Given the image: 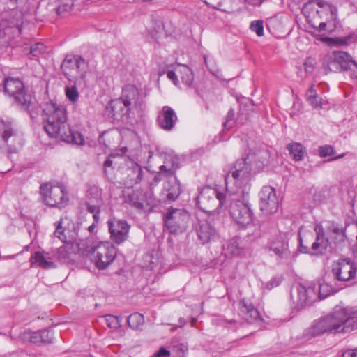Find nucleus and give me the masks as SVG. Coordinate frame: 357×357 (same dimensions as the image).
<instances>
[{
	"instance_id": "nucleus-33",
	"label": "nucleus",
	"mask_w": 357,
	"mask_h": 357,
	"mask_svg": "<svg viewBox=\"0 0 357 357\" xmlns=\"http://www.w3.org/2000/svg\"><path fill=\"white\" fill-rule=\"evenodd\" d=\"M31 266L36 264L38 266L44 269H50L56 267L54 262L47 260L46 257L40 252H36L30 259Z\"/></svg>"
},
{
	"instance_id": "nucleus-29",
	"label": "nucleus",
	"mask_w": 357,
	"mask_h": 357,
	"mask_svg": "<svg viewBox=\"0 0 357 357\" xmlns=\"http://www.w3.org/2000/svg\"><path fill=\"white\" fill-rule=\"evenodd\" d=\"M139 93L138 89L133 85H126L122 90L121 96L119 98L123 102L130 107L137 105Z\"/></svg>"
},
{
	"instance_id": "nucleus-59",
	"label": "nucleus",
	"mask_w": 357,
	"mask_h": 357,
	"mask_svg": "<svg viewBox=\"0 0 357 357\" xmlns=\"http://www.w3.org/2000/svg\"><path fill=\"white\" fill-rule=\"evenodd\" d=\"M245 3L252 6H259L261 3L266 0H243Z\"/></svg>"
},
{
	"instance_id": "nucleus-8",
	"label": "nucleus",
	"mask_w": 357,
	"mask_h": 357,
	"mask_svg": "<svg viewBox=\"0 0 357 357\" xmlns=\"http://www.w3.org/2000/svg\"><path fill=\"white\" fill-rule=\"evenodd\" d=\"M40 195L43 202L50 208H63L69 202L68 192L61 183L53 185L51 183H43L40 186Z\"/></svg>"
},
{
	"instance_id": "nucleus-53",
	"label": "nucleus",
	"mask_w": 357,
	"mask_h": 357,
	"mask_svg": "<svg viewBox=\"0 0 357 357\" xmlns=\"http://www.w3.org/2000/svg\"><path fill=\"white\" fill-rule=\"evenodd\" d=\"M112 163L113 161L111 159V157L107 158V160L104 162V173L107 177L109 178L110 172L109 169H112Z\"/></svg>"
},
{
	"instance_id": "nucleus-27",
	"label": "nucleus",
	"mask_w": 357,
	"mask_h": 357,
	"mask_svg": "<svg viewBox=\"0 0 357 357\" xmlns=\"http://www.w3.org/2000/svg\"><path fill=\"white\" fill-rule=\"evenodd\" d=\"M94 196L89 197V200L86 203V210L93 214V220L98 222L100 220V213L101 207L103 205V200L98 189H95L93 192ZM89 196V195H88Z\"/></svg>"
},
{
	"instance_id": "nucleus-47",
	"label": "nucleus",
	"mask_w": 357,
	"mask_h": 357,
	"mask_svg": "<svg viewBox=\"0 0 357 357\" xmlns=\"http://www.w3.org/2000/svg\"><path fill=\"white\" fill-rule=\"evenodd\" d=\"M62 222L61 220L55 222L56 230L54 231V236L59 238L62 241H65L66 240V236L64 234V229L61 226Z\"/></svg>"
},
{
	"instance_id": "nucleus-17",
	"label": "nucleus",
	"mask_w": 357,
	"mask_h": 357,
	"mask_svg": "<svg viewBox=\"0 0 357 357\" xmlns=\"http://www.w3.org/2000/svg\"><path fill=\"white\" fill-rule=\"evenodd\" d=\"M142 178L143 170L142 167L132 160L129 161L122 172L123 185L128 188H132L135 185L139 183Z\"/></svg>"
},
{
	"instance_id": "nucleus-55",
	"label": "nucleus",
	"mask_w": 357,
	"mask_h": 357,
	"mask_svg": "<svg viewBox=\"0 0 357 357\" xmlns=\"http://www.w3.org/2000/svg\"><path fill=\"white\" fill-rule=\"evenodd\" d=\"M167 77L173 82V83L178 86L179 84V81L178 79V75H176V72L174 70H169L167 73Z\"/></svg>"
},
{
	"instance_id": "nucleus-28",
	"label": "nucleus",
	"mask_w": 357,
	"mask_h": 357,
	"mask_svg": "<svg viewBox=\"0 0 357 357\" xmlns=\"http://www.w3.org/2000/svg\"><path fill=\"white\" fill-rule=\"evenodd\" d=\"M179 168L178 159L176 157L168 155L165 158L163 165L159 169L163 172L165 178L176 177V172Z\"/></svg>"
},
{
	"instance_id": "nucleus-30",
	"label": "nucleus",
	"mask_w": 357,
	"mask_h": 357,
	"mask_svg": "<svg viewBox=\"0 0 357 357\" xmlns=\"http://www.w3.org/2000/svg\"><path fill=\"white\" fill-rule=\"evenodd\" d=\"M244 250L241 238L234 237L229 240L225 248V253L230 257L241 255Z\"/></svg>"
},
{
	"instance_id": "nucleus-38",
	"label": "nucleus",
	"mask_w": 357,
	"mask_h": 357,
	"mask_svg": "<svg viewBox=\"0 0 357 357\" xmlns=\"http://www.w3.org/2000/svg\"><path fill=\"white\" fill-rule=\"evenodd\" d=\"M129 203L134 207L142 209L144 208L143 197H140L139 192H133L128 195Z\"/></svg>"
},
{
	"instance_id": "nucleus-46",
	"label": "nucleus",
	"mask_w": 357,
	"mask_h": 357,
	"mask_svg": "<svg viewBox=\"0 0 357 357\" xmlns=\"http://www.w3.org/2000/svg\"><path fill=\"white\" fill-rule=\"evenodd\" d=\"M41 344H50L52 342L53 334L51 331L47 329L40 330Z\"/></svg>"
},
{
	"instance_id": "nucleus-40",
	"label": "nucleus",
	"mask_w": 357,
	"mask_h": 357,
	"mask_svg": "<svg viewBox=\"0 0 357 357\" xmlns=\"http://www.w3.org/2000/svg\"><path fill=\"white\" fill-rule=\"evenodd\" d=\"M46 49L47 47L43 43H36L31 47L29 54H31L33 57H38L46 52Z\"/></svg>"
},
{
	"instance_id": "nucleus-6",
	"label": "nucleus",
	"mask_w": 357,
	"mask_h": 357,
	"mask_svg": "<svg viewBox=\"0 0 357 357\" xmlns=\"http://www.w3.org/2000/svg\"><path fill=\"white\" fill-rule=\"evenodd\" d=\"M229 197L227 192L225 195L207 186L201 190L195 202L196 205L205 213H220Z\"/></svg>"
},
{
	"instance_id": "nucleus-44",
	"label": "nucleus",
	"mask_w": 357,
	"mask_h": 357,
	"mask_svg": "<svg viewBox=\"0 0 357 357\" xmlns=\"http://www.w3.org/2000/svg\"><path fill=\"white\" fill-rule=\"evenodd\" d=\"M250 28L253 32H255L258 36H262L264 35V26L262 20L252 22Z\"/></svg>"
},
{
	"instance_id": "nucleus-25",
	"label": "nucleus",
	"mask_w": 357,
	"mask_h": 357,
	"mask_svg": "<svg viewBox=\"0 0 357 357\" xmlns=\"http://www.w3.org/2000/svg\"><path fill=\"white\" fill-rule=\"evenodd\" d=\"M109 105L111 107L109 113L114 120L125 121L129 118L131 107L123 102L120 98L111 100Z\"/></svg>"
},
{
	"instance_id": "nucleus-36",
	"label": "nucleus",
	"mask_w": 357,
	"mask_h": 357,
	"mask_svg": "<svg viewBox=\"0 0 357 357\" xmlns=\"http://www.w3.org/2000/svg\"><path fill=\"white\" fill-rule=\"evenodd\" d=\"M73 83V85L66 86L65 87V94L66 98L70 101L73 104H75L77 102L79 93L77 87V84L79 82H72Z\"/></svg>"
},
{
	"instance_id": "nucleus-31",
	"label": "nucleus",
	"mask_w": 357,
	"mask_h": 357,
	"mask_svg": "<svg viewBox=\"0 0 357 357\" xmlns=\"http://www.w3.org/2000/svg\"><path fill=\"white\" fill-rule=\"evenodd\" d=\"M238 102H239L240 109L236 121L243 124L248 119V111L252 107V100L248 98H242L238 99Z\"/></svg>"
},
{
	"instance_id": "nucleus-41",
	"label": "nucleus",
	"mask_w": 357,
	"mask_h": 357,
	"mask_svg": "<svg viewBox=\"0 0 357 357\" xmlns=\"http://www.w3.org/2000/svg\"><path fill=\"white\" fill-rule=\"evenodd\" d=\"M235 123V111L234 109L231 108L226 116L225 121L223 122L222 126L225 129L229 130L230 129L233 125Z\"/></svg>"
},
{
	"instance_id": "nucleus-37",
	"label": "nucleus",
	"mask_w": 357,
	"mask_h": 357,
	"mask_svg": "<svg viewBox=\"0 0 357 357\" xmlns=\"http://www.w3.org/2000/svg\"><path fill=\"white\" fill-rule=\"evenodd\" d=\"M128 326L133 329H138L144 323V316L138 312L130 314L127 319Z\"/></svg>"
},
{
	"instance_id": "nucleus-9",
	"label": "nucleus",
	"mask_w": 357,
	"mask_h": 357,
	"mask_svg": "<svg viewBox=\"0 0 357 357\" xmlns=\"http://www.w3.org/2000/svg\"><path fill=\"white\" fill-rule=\"evenodd\" d=\"M0 138L3 142V146H0V151L8 156L17 153V147L22 146L21 136L9 121L0 120Z\"/></svg>"
},
{
	"instance_id": "nucleus-19",
	"label": "nucleus",
	"mask_w": 357,
	"mask_h": 357,
	"mask_svg": "<svg viewBox=\"0 0 357 357\" xmlns=\"http://www.w3.org/2000/svg\"><path fill=\"white\" fill-rule=\"evenodd\" d=\"M108 223L111 238L116 243L121 244L128 238L130 225L126 221L114 220Z\"/></svg>"
},
{
	"instance_id": "nucleus-3",
	"label": "nucleus",
	"mask_w": 357,
	"mask_h": 357,
	"mask_svg": "<svg viewBox=\"0 0 357 357\" xmlns=\"http://www.w3.org/2000/svg\"><path fill=\"white\" fill-rule=\"evenodd\" d=\"M42 119L44 130L50 137L66 143L84 144L82 135L70 128L63 105L53 101L46 102L43 109Z\"/></svg>"
},
{
	"instance_id": "nucleus-52",
	"label": "nucleus",
	"mask_w": 357,
	"mask_h": 357,
	"mask_svg": "<svg viewBox=\"0 0 357 357\" xmlns=\"http://www.w3.org/2000/svg\"><path fill=\"white\" fill-rule=\"evenodd\" d=\"M327 288L328 286L326 284H319L317 287L316 286V289L317 290V298H325L328 295V293L325 292V289Z\"/></svg>"
},
{
	"instance_id": "nucleus-43",
	"label": "nucleus",
	"mask_w": 357,
	"mask_h": 357,
	"mask_svg": "<svg viewBox=\"0 0 357 357\" xmlns=\"http://www.w3.org/2000/svg\"><path fill=\"white\" fill-rule=\"evenodd\" d=\"M319 155L320 157L332 156L335 155V151L333 147L331 145H324L319 147L318 149Z\"/></svg>"
},
{
	"instance_id": "nucleus-56",
	"label": "nucleus",
	"mask_w": 357,
	"mask_h": 357,
	"mask_svg": "<svg viewBox=\"0 0 357 357\" xmlns=\"http://www.w3.org/2000/svg\"><path fill=\"white\" fill-rule=\"evenodd\" d=\"M170 351L164 347H161L152 357L169 356Z\"/></svg>"
},
{
	"instance_id": "nucleus-23",
	"label": "nucleus",
	"mask_w": 357,
	"mask_h": 357,
	"mask_svg": "<svg viewBox=\"0 0 357 357\" xmlns=\"http://www.w3.org/2000/svg\"><path fill=\"white\" fill-rule=\"evenodd\" d=\"M270 249L281 259L290 257L289 250V239L286 234H280L273 238L270 245Z\"/></svg>"
},
{
	"instance_id": "nucleus-57",
	"label": "nucleus",
	"mask_w": 357,
	"mask_h": 357,
	"mask_svg": "<svg viewBox=\"0 0 357 357\" xmlns=\"http://www.w3.org/2000/svg\"><path fill=\"white\" fill-rule=\"evenodd\" d=\"M331 231H333V233L341 236L342 238L345 237V229L342 228H340L337 226H333Z\"/></svg>"
},
{
	"instance_id": "nucleus-32",
	"label": "nucleus",
	"mask_w": 357,
	"mask_h": 357,
	"mask_svg": "<svg viewBox=\"0 0 357 357\" xmlns=\"http://www.w3.org/2000/svg\"><path fill=\"white\" fill-rule=\"evenodd\" d=\"M287 149L295 161L303 160L305 155L307 154L305 147L301 143L294 142L289 144L287 146Z\"/></svg>"
},
{
	"instance_id": "nucleus-4",
	"label": "nucleus",
	"mask_w": 357,
	"mask_h": 357,
	"mask_svg": "<svg viewBox=\"0 0 357 357\" xmlns=\"http://www.w3.org/2000/svg\"><path fill=\"white\" fill-rule=\"evenodd\" d=\"M302 12L311 27L319 32L325 31L327 25L332 29L337 26V9L324 0L309 1Z\"/></svg>"
},
{
	"instance_id": "nucleus-61",
	"label": "nucleus",
	"mask_w": 357,
	"mask_h": 357,
	"mask_svg": "<svg viewBox=\"0 0 357 357\" xmlns=\"http://www.w3.org/2000/svg\"><path fill=\"white\" fill-rule=\"evenodd\" d=\"M65 252V248H63V247H61L59 250H58V253L59 254H61L62 252Z\"/></svg>"
},
{
	"instance_id": "nucleus-20",
	"label": "nucleus",
	"mask_w": 357,
	"mask_h": 357,
	"mask_svg": "<svg viewBox=\"0 0 357 357\" xmlns=\"http://www.w3.org/2000/svg\"><path fill=\"white\" fill-rule=\"evenodd\" d=\"M161 192V201L164 202L175 201L181 192V183L177 177L166 178Z\"/></svg>"
},
{
	"instance_id": "nucleus-26",
	"label": "nucleus",
	"mask_w": 357,
	"mask_h": 357,
	"mask_svg": "<svg viewBox=\"0 0 357 357\" xmlns=\"http://www.w3.org/2000/svg\"><path fill=\"white\" fill-rule=\"evenodd\" d=\"M270 157L269 151L266 148H260L257 151L250 152L245 158L237 160L234 165L240 160H244L250 166L252 171L251 163L255 162L259 167L264 166Z\"/></svg>"
},
{
	"instance_id": "nucleus-34",
	"label": "nucleus",
	"mask_w": 357,
	"mask_h": 357,
	"mask_svg": "<svg viewBox=\"0 0 357 357\" xmlns=\"http://www.w3.org/2000/svg\"><path fill=\"white\" fill-rule=\"evenodd\" d=\"M176 72L180 75L181 79L186 86H190L194 80V75L191 69L186 65L177 64Z\"/></svg>"
},
{
	"instance_id": "nucleus-54",
	"label": "nucleus",
	"mask_w": 357,
	"mask_h": 357,
	"mask_svg": "<svg viewBox=\"0 0 357 357\" xmlns=\"http://www.w3.org/2000/svg\"><path fill=\"white\" fill-rule=\"evenodd\" d=\"M205 3L211 6L212 8L218 10L221 9L222 2L221 0H205Z\"/></svg>"
},
{
	"instance_id": "nucleus-10",
	"label": "nucleus",
	"mask_w": 357,
	"mask_h": 357,
	"mask_svg": "<svg viewBox=\"0 0 357 357\" xmlns=\"http://www.w3.org/2000/svg\"><path fill=\"white\" fill-rule=\"evenodd\" d=\"M61 70L69 82L84 80L86 77L85 60L78 55H66L61 63Z\"/></svg>"
},
{
	"instance_id": "nucleus-11",
	"label": "nucleus",
	"mask_w": 357,
	"mask_h": 357,
	"mask_svg": "<svg viewBox=\"0 0 357 357\" xmlns=\"http://www.w3.org/2000/svg\"><path fill=\"white\" fill-rule=\"evenodd\" d=\"M116 257L114 245L108 241L101 242L91 251V260L99 269H105L110 265Z\"/></svg>"
},
{
	"instance_id": "nucleus-49",
	"label": "nucleus",
	"mask_w": 357,
	"mask_h": 357,
	"mask_svg": "<svg viewBox=\"0 0 357 357\" xmlns=\"http://www.w3.org/2000/svg\"><path fill=\"white\" fill-rule=\"evenodd\" d=\"M73 6V3L69 0L67 3L59 5L56 8V13L58 15H61L66 12H68L71 10Z\"/></svg>"
},
{
	"instance_id": "nucleus-24",
	"label": "nucleus",
	"mask_w": 357,
	"mask_h": 357,
	"mask_svg": "<svg viewBox=\"0 0 357 357\" xmlns=\"http://www.w3.org/2000/svg\"><path fill=\"white\" fill-rule=\"evenodd\" d=\"M196 232L203 244L209 243L217 236L216 229L207 220H199L196 226Z\"/></svg>"
},
{
	"instance_id": "nucleus-16",
	"label": "nucleus",
	"mask_w": 357,
	"mask_h": 357,
	"mask_svg": "<svg viewBox=\"0 0 357 357\" xmlns=\"http://www.w3.org/2000/svg\"><path fill=\"white\" fill-rule=\"evenodd\" d=\"M357 268L355 264L349 258L340 259L333 268L332 272L340 281H349L355 278Z\"/></svg>"
},
{
	"instance_id": "nucleus-22",
	"label": "nucleus",
	"mask_w": 357,
	"mask_h": 357,
	"mask_svg": "<svg viewBox=\"0 0 357 357\" xmlns=\"http://www.w3.org/2000/svg\"><path fill=\"white\" fill-rule=\"evenodd\" d=\"M22 21L20 17H15V15L12 19H3L0 22V40L3 39L6 35H20L22 28Z\"/></svg>"
},
{
	"instance_id": "nucleus-21",
	"label": "nucleus",
	"mask_w": 357,
	"mask_h": 357,
	"mask_svg": "<svg viewBox=\"0 0 357 357\" xmlns=\"http://www.w3.org/2000/svg\"><path fill=\"white\" fill-rule=\"evenodd\" d=\"M178 117L174 110L168 106L162 107L159 113L157 122L160 128L166 131H171L174 129Z\"/></svg>"
},
{
	"instance_id": "nucleus-7",
	"label": "nucleus",
	"mask_w": 357,
	"mask_h": 357,
	"mask_svg": "<svg viewBox=\"0 0 357 357\" xmlns=\"http://www.w3.org/2000/svg\"><path fill=\"white\" fill-rule=\"evenodd\" d=\"M4 92L13 98L14 103L32 116L33 96L25 89L24 83L18 78L7 77L3 84Z\"/></svg>"
},
{
	"instance_id": "nucleus-12",
	"label": "nucleus",
	"mask_w": 357,
	"mask_h": 357,
	"mask_svg": "<svg viewBox=\"0 0 357 357\" xmlns=\"http://www.w3.org/2000/svg\"><path fill=\"white\" fill-rule=\"evenodd\" d=\"M314 230L316 233V238L311 248L303 245L302 238L300 234L298 235L300 243L298 250L301 253L309 254L312 256H323L326 254L330 244L329 240L326 237L324 229L320 224H316Z\"/></svg>"
},
{
	"instance_id": "nucleus-60",
	"label": "nucleus",
	"mask_w": 357,
	"mask_h": 357,
	"mask_svg": "<svg viewBox=\"0 0 357 357\" xmlns=\"http://www.w3.org/2000/svg\"><path fill=\"white\" fill-rule=\"evenodd\" d=\"M98 222H96V220L93 221L91 225H90L88 228V230L91 233H93Z\"/></svg>"
},
{
	"instance_id": "nucleus-5",
	"label": "nucleus",
	"mask_w": 357,
	"mask_h": 357,
	"mask_svg": "<svg viewBox=\"0 0 357 357\" xmlns=\"http://www.w3.org/2000/svg\"><path fill=\"white\" fill-rule=\"evenodd\" d=\"M322 66L326 73L346 71L353 79H357V63L345 52H331L322 59Z\"/></svg>"
},
{
	"instance_id": "nucleus-39",
	"label": "nucleus",
	"mask_w": 357,
	"mask_h": 357,
	"mask_svg": "<svg viewBox=\"0 0 357 357\" xmlns=\"http://www.w3.org/2000/svg\"><path fill=\"white\" fill-rule=\"evenodd\" d=\"M307 100L308 102L314 107V108H321V99L315 94L314 91L312 87H311L306 93Z\"/></svg>"
},
{
	"instance_id": "nucleus-1",
	"label": "nucleus",
	"mask_w": 357,
	"mask_h": 357,
	"mask_svg": "<svg viewBox=\"0 0 357 357\" xmlns=\"http://www.w3.org/2000/svg\"><path fill=\"white\" fill-rule=\"evenodd\" d=\"M229 214L240 227H245L252 222L253 214L249 203L248 183L250 180V168L244 160L237 162L231 167L225 176Z\"/></svg>"
},
{
	"instance_id": "nucleus-15",
	"label": "nucleus",
	"mask_w": 357,
	"mask_h": 357,
	"mask_svg": "<svg viewBox=\"0 0 357 357\" xmlns=\"http://www.w3.org/2000/svg\"><path fill=\"white\" fill-rule=\"evenodd\" d=\"M260 209L266 215L277 212L279 206L275 190L271 186H264L259 192Z\"/></svg>"
},
{
	"instance_id": "nucleus-13",
	"label": "nucleus",
	"mask_w": 357,
	"mask_h": 357,
	"mask_svg": "<svg viewBox=\"0 0 357 357\" xmlns=\"http://www.w3.org/2000/svg\"><path fill=\"white\" fill-rule=\"evenodd\" d=\"M189 213L184 209L170 208L165 215L164 221L167 229L172 234L182 233L188 227Z\"/></svg>"
},
{
	"instance_id": "nucleus-50",
	"label": "nucleus",
	"mask_w": 357,
	"mask_h": 357,
	"mask_svg": "<svg viewBox=\"0 0 357 357\" xmlns=\"http://www.w3.org/2000/svg\"><path fill=\"white\" fill-rule=\"evenodd\" d=\"M165 179L167 181V178H165V174L162 171L159 169V172H158L154 176L153 181L150 183V185L151 188L156 186L158 183H160L162 180Z\"/></svg>"
},
{
	"instance_id": "nucleus-35",
	"label": "nucleus",
	"mask_w": 357,
	"mask_h": 357,
	"mask_svg": "<svg viewBox=\"0 0 357 357\" xmlns=\"http://www.w3.org/2000/svg\"><path fill=\"white\" fill-rule=\"evenodd\" d=\"M19 337L24 342H30L38 344H41L40 340L41 338L40 331L33 332L30 330H26L20 333Z\"/></svg>"
},
{
	"instance_id": "nucleus-63",
	"label": "nucleus",
	"mask_w": 357,
	"mask_h": 357,
	"mask_svg": "<svg viewBox=\"0 0 357 357\" xmlns=\"http://www.w3.org/2000/svg\"><path fill=\"white\" fill-rule=\"evenodd\" d=\"M205 63L207 64L206 59L204 58Z\"/></svg>"
},
{
	"instance_id": "nucleus-62",
	"label": "nucleus",
	"mask_w": 357,
	"mask_h": 357,
	"mask_svg": "<svg viewBox=\"0 0 357 357\" xmlns=\"http://www.w3.org/2000/svg\"><path fill=\"white\" fill-rule=\"evenodd\" d=\"M340 157H341V156H338V157H336V158H332V159H330L329 160H335V159L339 158H340Z\"/></svg>"
},
{
	"instance_id": "nucleus-14",
	"label": "nucleus",
	"mask_w": 357,
	"mask_h": 357,
	"mask_svg": "<svg viewBox=\"0 0 357 357\" xmlns=\"http://www.w3.org/2000/svg\"><path fill=\"white\" fill-rule=\"evenodd\" d=\"M316 285H296L295 293L291 294V298L297 310H301L306 306L311 305L317 300Z\"/></svg>"
},
{
	"instance_id": "nucleus-48",
	"label": "nucleus",
	"mask_w": 357,
	"mask_h": 357,
	"mask_svg": "<svg viewBox=\"0 0 357 357\" xmlns=\"http://www.w3.org/2000/svg\"><path fill=\"white\" fill-rule=\"evenodd\" d=\"M316 65V61L314 59L309 57L307 58L303 63L304 69L306 73L311 74L312 73L314 66Z\"/></svg>"
},
{
	"instance_id": "nucleus-18",
	"label": "nucleus",
	"mask_w": 357,
	"mask_h": 357,
	"mask_svg": "<svg viewBox=\"0 0 357 357\" xmlns=\"http://www.w3.org/2000/svg\"><path fill=\"white\" fill-rule=\"evenodd\" d=\"M239 315L243 319L249 324H261L263 319L259 312L255 307L253 304L245 298H243L238 302Z\"/></svg>"
},
{
	"instance_id": "nucleus-45",
	"label": "nucleus",
	"mask_w": 357,
	"mask_h": 357,
	"mask_svg": "<svg viewBox=\"0 0 357 357\" xmlns=\"http://www.w3.org/2000/svg\"><path fill=\"white\" fill-rule=\"evenodd\" d=\"M107 326L111 328H117L120 326V320L118 317L107 314L105 316Z\"/></svg>"
},
{
	"instance_id": "nucleus-58",
	"label": "nucleus",
	"mask_w": 357,
	"mask_h": 357,
	"mask_svg": "<svg viewBox=\"0 0 357 357\" xmlns=\"http://www.w3.org/2000/svg\"><path fill=\"white\" fill-rule=\"evenodd\" d=\"M342 357H357V349L346 350L343 352Z\"/></svg>"
},
{
	"instance_id": "nucleus-42",
	"label": "nucleus",
	"mask_w": 357,
	"mask_h": 357,
	"mask_svg": "<svg viewBox=\"0 0 357 357\" xmlns=\"http://www.w3.org/2000/svg\"><path fill=\"white\" fill-rule=\"evenodd\" d=\"M172 352L174 357H185L188 347L184 344H179L173 347Z\"/></svg>"
},
{
	"instance_id": "nucleus-2",
	"label": "nucleus",
	"mask_w": 357,
	"mask_h": 357,
	"mask_svg": "<svg viewBox=\"0 0 357 357\" xmlns=\"http://www.w3.org/2000/svg\"><path fill=\"white\" fill-rule=\"evenodd\" d=\"M357 329V308L355 307L336 306L333 311L315 320L303 332L307 339L324 333H347Z\"/></svg>"
},
{
	"instance_id": "nucleus-51",
	"label": "nucleus",
	"mask_w": 357,
	"mask_h": 357,
	"mask_svg": "<svg viewBox=\"0 0 357 357\" xmlns=\"http://www.w3.org/2000/svg\"><path fill=\"white\" fill-rule=\"evenodd\" d=\"M282 278L280 277H274L266 283V287L268 289L271 290L273 288L279 286L282 282Z\"/></svg>"
}]
</instances>
